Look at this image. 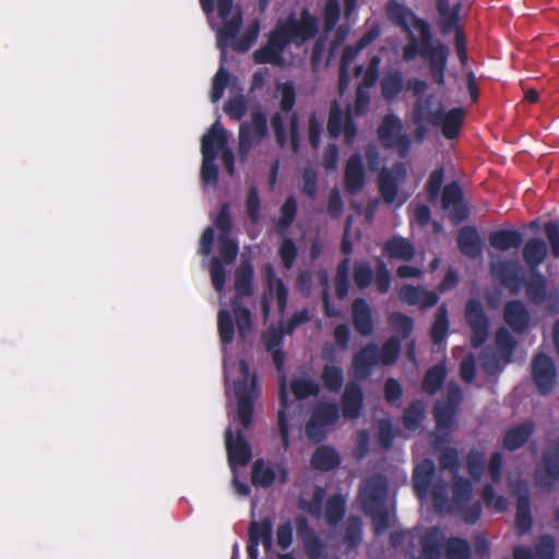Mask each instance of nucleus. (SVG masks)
I'll return each mask as SVG.
<instances>
[{"label": "nucleus", "mask_w": 559, "mask_h": 559, "mask_svg": "<svg viewBox=\"0 0 559 559\" xmlns=\"http://www.w3.org/2000/svg\"><path fill=\"white\" fill-rule=\"evenodd\" d=\"M385 12L392 23L408 34V44L403 48V59L409 62L420 56L429 64L433 83L443 86L450 56L449 47L441 41L433 44L429 23L396 0L386 2Z\"/></svg>", "instance_id": "f257e3e1"}, {"label": "nucleus", "mask_w": 559, "mask_h": 559, "mask_svg": "<svg viewBox=\"0 0 559 559\" xmlns=\"http://www.w3.org/2000/svg\"><path fill=\"white\" fill-rule=\"evenodd\" d=\"M420 557L424 559H441L444 548L445 559H468L472 555L467 539L451 536L445 537L439 526H432L426 531L420 539Z\"/></svg>", "instance_id": "f03ea898"}, {"label": "nucleus", "mask_w": 559, "mask_h": 559, "mask_svg": "<svg viewBox=\"0 0 559 559\" xmlns=\"http://www.w3.org/2000/svg\"><path fill=\"white\" fill-rule=\"evenodd\" d=\"M273 31L286 46L294 44L296 47H300L317 36L319 21L307 8H304L299 19L290 13L285 20H280Z\"/></svg>", "instance_id": "7ed1b4c3"}, {"label": "nucleus", "mask_w": 559, "mask_h": 559, "mask_svg": "<svg viewBox=\"0 0 559 559\" xmlns=\"http://www.w3.org/2000/svg\"><path fill=\"white\" fill-rule=\"evenodd\" d=\"M239 373L241 379L234 382V391L237 397V417L242 428L248 429L253 417V399L258 378L254 372H250V366L246 359L239 360Z\"/></svg>", "instance_id": "20e7f679"}, {"label": "nucleus", "mask_w": 559, "mask_h": 559, "mask_svg": "<svg viewBox=\"0 0 559 559\" xmlns=\"http://www.w3.org/2000/svg\"><path fill=\"white\" fill-rule=\"evenodd\" d=\"M202 11L210 15L215 10L217 3L218 16L223 20L222 27L217 31V47L222 50V57L225 56V49L229 40L235 39L242 24V14L237 11L230 19L234 0H199Z\"/></svg>", "instance_id": "39448f33"}, {"label": "nucleus", "mask_w": 559, "mask_h": 559, "mask_svg": "<svg viewBox=\"0 0 559 559\" xmlns=\"http://www.w3.org/2000/svg\"><path fill=\"white\" fill-rule=\"evenodd\" d=\"M377 135L381 145L386 150H395L401 158L408 156L412 141L403 133V122L393 112L385 114L378 126Z\"/></svg>", "instance_id": "423d86ee"}, {"label": "nucleus", "mask_w": 559, "mask_h": 559, "mask_svg": "<svg viewBox=\"0 0 559 559\" xmlns=\"http://www.w3.org/2000/svg\"><path fill=\"white\" fill-rule=\"evenodd\" d=\"M462 400L463 394L459 384L449 382L447 385V401H437L432 409L438 431L449 432L453 428Z\"/></svg>", "instance_id": "0eeeda50"}, {"label": "nucleus", "mask_w": 559, "mask_h": 559, "mask_svg": "<svg viewBox=\"0 0 559 559\" xmlns=\"http://www.w3.org/2000/svg\"><path fill=\"white\" fill-rule=\"evenodd\" d=\"M340 419V407L335 403L319 402L314 405L311 416L306 424V433L313 442H321L326 429Z\"/></svg>", "instance_id": "6e6552de"}, {"label": "nucleus", "mask_w": 559, "mask_h": 559, "mask_svg": "<svg viewBox=\"0 0 559 559\" xmlns=\"http://www.w3.org/2000/svg\"><path fill=\"white\" fill-rule=\"evenodd\" d=\"M269 135L267 120L263 111L251 114V121L243 122L239 128L238 154L245 160L254 144H259Z\"/></svg>", "instance_id": "1a4fd4ad"}, {"label": "nucleus", "mask_w": 559, "mask_h": 559, "mask_svg": "<svg viewBox=\"0 0 559 559\" xmlns=\"http://www.w3.org/2000/svg\"><path fill=\"white\" fill-rule=\"evenodd\" d=\"M465 321L471 329V345L480 348L489 337V318L478 298H471L465 306Z\"/></svg>", "instance_id": "9d476101"}, {"label": "nucleus", "mask_w": 559, "mask_h": 559, "mask_svg": "<svg viewBox=\"0 0 559 559\" xmlns=\"http://www.w3.org/2000/svg\"><path fill=\"white\" fill-rule=\"evenodd\" d=\"M531 374L540 395H548L557 383V367L554 359L543 353H536L531 364Z\"/></svg>", "instance_id": "9b49d317"}, {"label": "nucleus", "mask_w": 559, "mask_h": 559, "mask_svg": "<svg viewBox=\"0 0 559 559\" xmlns=\"http://www.w3.org/2000/svg\"><path fill=\"white\" fill-rule=\"evenodd\" d=\"M275 481L284 485L288 481V469L286 464L281 462H270L258 459L251 467V484L254 487L270 488Z\"/></svg>", "instance_id": "f8f14e48"}, {"label": "nucleus", "mask_w": 559, "mask_h": 559, "mask_svg": "<svg viewBox=\"0 0 559 559\" xmlns=\"http://www.w3.org/2000/svg\"><path fill=\"white\" fill-rule=\"evenodd\" d=\"M388 483L381 475H373L360 486L358 499L364 512L372 511L385 503Z\"/></svg>", "instance_id": "ddd939ff"}, {"label": "nucleus", "mask_w": 559, "mask_h": 559, "mask_svg": "<svg viewBox=\"0 0 559 559\" xmlns=\"http://www.w3.org/2000/svg\"><path fill=\"white\" fill-rule=\"evenodd\" d=\"M407 177V168L403 162H395L391 169H383L378 178L379 192L383 201L391 204L395 201L399 187Z\"/></svg>", "instance_id": "4468645a"}, {"label": "nucleus", "mask_w": 559, "mask_h": 559, "mask_svg": "<svg viewBox=\"0 0 559 559\" xmlns=\"http://www.w3.org/2000/svg\"><path fill=\"white\" fill-rule=\"evenodd\" d=\"M225 443L228 464L231 469L246 466L252 456L251 447L242 430L237 431L236 438L230 427L225 430Z\"/></svg>", "instance_id": "2eb2a0df"}, {"label": "nucleus", "mask_w": 559, "mask_h": 559, "mask_svg": "<svg viewBox=\"0 0 559 559\" xmlns=\"http://www.w3.org/2000/svg\"><path fill=\"white\" fill-rule=\"evenodd\" d=\"M442 209L449 211L450 219L459 224L468 217V209L464 204V192L457 181L448 183L441 195Z\"/></svg>", "instance_id": "dca6fc26"}, {"label": "nucleus", "mask_w": 559, "mask_h": 559, "mask_svg": "<svg viewBox=\"0 0 559 559\" xmlns=\"http://www.w3.org/2000/svg\"><path fill=\"white\" fill-rule=\"evenodd\" d=\"M559 479V447H551L544 451L540 460V469L536 472L535 481L543 489H551Z\"/></svg>", "instance_id": "f3484780"}, {"label": "nucleus", "mask_w": 559, "mask_h": 559, "mask_svg": "<svg viewBox=\"0 0 559 559\" xmlns=\"http://www.w3.org/2000/svg\"><path fill=\"white\" fill-rule=\"evenodd\" d=\"M286 47L287 46L277 36V34L274 31H272L269 35L266 44L261 46L253 52V61L257 64L271 63L282 67L284 66L283 53Z\"/></svg>", "instance_id": "a211bd4d"}, {"label": "nucleus", "mask_w": 559, "mask_h": 559, "mask_svg": "<svg viewBox=\"0 0 559 559\" xmlns=\"http://www.w3.org/2000/svg\"><path fill=\"white\" fill-rule=\"evenodd\" d=\"M380 362L379 348L377 344L369 343L361 347L353 356V369L355 377L360 380H365L372 374L373 368Z\"/></svg>", "instance_id": "6ab92c4d"}, {"label": "nucleus", "mask_w": 559, "mask_h": 559, "mask_svg": "<svg viewBox=\"0 0 559 559\" xmlns=\"http://www.w3.org/2000/svg\"><path fill=\"white\" fill-rule=\"evenodd\" d=\"M503 320L516 334L525 333L531 323V314L521 300L507 301L503 307Z\"/></svg>", "instance_id": "aec40b11"}, {"label": "nucleus", "mask_w": 559, "mask_h": 559, "mask_svg": "<svg viewBox=\"0 0 559 559\" xmlns=\"http://www.w3.org/2000/svg\"><path fill=\"white\" fill-rule=\"evenodd\" d=\"M535 429V423L530 419L509 427L502 438V448L509 452L523 448L534 435Z\"/></svg>", "instance_id": "412c9836"}, {"label": "nucleus", "mask_w": 559, "mask_h": 559, "mask_svg": "<svg viewBox=\"0 0 559 559\" xmlns=\"http://www.w3.org/2000/svg\"><path fill=\"white\" fill-rule=\"evenodd\" d=\"M365 395L359 383L349 381L341 397L342 414L347 419H356L364 407Z\"/></svg>", "instance_id": "4be33fe9"}, {"label": "nucleus", "mask_w": 559, "mask_h": 559, "mask_svg": "<svg viewBox=\"0 0 559 559\" xmlns=\"http://www.w3.org/2000/svg\"><path fill=\"white\" fill-rule=\"evenodd\" d=\"M366 182V174L362 158L358 153L353 154L345 166L344 185L345 190L355 195L360 192Z\"/></svg>", "instance_id": "5701e85b"}, {"label": "nucleus", "mask_w": 559, "mask_h": 559, "mask_svg": "<svg viewBox=\"0 0 559 559\" xmlns=\"http://www.w3.org/2000/svg\"><path fill=\"white\" fill-rule=\"evenodd\" d=\"M491 273L496 276L504 286H507L511 293L518 294L523 276L521 275L520 269L514 262L511 261H498L491 264Z\"/></svg>", "instance_id": "b1692460"}, {"label": "nucleus", "mask_w": 559, "mask_h": 559, "mask_svg": "<svg viewBox=\"0 0 559 559\" xmlns=\"http://www.w3.org/2000/svg\"><path fill=\"white\" fill-rule=\"evenodd\" d=\"M298 536L302 539L304 549L309 559H319L324 550V545L314 530L310 527L307 519L298 518L296 520Z\"/></svg>", "instance_id": "393cba45"}, {"label": "nucleus", "mask_w": 559, "mask_h": 559, "mask_svg": "<svg viewBox=\"0 0 559 559\" xmlns=\"http://www.w3.org/2000/svg\"><path fill=\"white\" fill-rule=\"evenodd\" d=\"M352 318L354 329L362 336H369L374 331V323L370 306L364 298H356L352 304Z\"/></svg>", "instance_id": "a878e982"}, {"label": "nucleus", "mask_w": 559, "mask_h": 559, "mask_svg": "<svg viewBox=\"0 0 559 559\" xmlns=\"http://www.w3.org/2000/svg\"><path fill=\"white\" fill-rule=\"evenodd\" d=\"M228 147V136L226 130L222 127L219 121L214 122L201 140V153H212L213 157L218 156V153Z\"/></svg>", "instance_id": "bb28decb"}, {"label": "nucleus", "mask_w": 559, "mask_h": 559, "mask_svg": "<svg viewBox=\"0 0 559 559\" xmlns=\"http://www.w3.org/2000/svg\"><path fill=\"white\" fill-rule=\"evenodd\" d=\"M254 269L250 261H242L235 271V300L253 295Z\"/></svg>", "instance_id": "cd10ccee"}, {"label": "nucleus", "mask_w": 559, "mask_h": 559, "mask_svg": "<svg viewBox=\"0 0 559 559\" xmlns=\"http://www.w3.org/2000/svg\"><path fill=\"white\" fill-rule=\"evenodd\" d=\"M264 271L267 294L275 296L278 313L283 316L287 307L288 289L284 281L276 276L272 264H266Z\"/></svg>", "instance_id": "c85d7f7f"}, {"label": "nucleus", "mask_w": 559, "mask_h": 559, "mask_svg": "<svg viewBox=\"0 0 559 559\" xmlns=\"http://www.w3.org/2000/svg\"><path fill=\"white\" fill-rule=\"evenodd\" d=\"M383 253L390 259L408 262L414 259L416 249L408 239L394 235L384 241Z\"/></svg>", "instance_id": "c756f323"}, {"label": "nucleus", "mask_w": 559, "mask_h": 559, "mask_svg": "<svg viewBox=\"0 0 559 559\" xmlns=\"http://www.w3.org/2000/svg\"><path fill=\"white\" fill-rule=\"evenodd\" d=\"M457 246L460 251L471 258L476 259L481 254L483 245L478 230L473 226H464L457 233Z\"/></svg>", "instance_id": "7c9ffc66"}, {"label": "nucleus", "mask_w": 559, "mask_h": 559, "mask_svg": "<svg viewBox=\"0 0 559 559\" xmlns=\"http://www.w3.org/2000/svg\"><path fill=\"white\" fill-rule=\"evenodd\" d=\"M515 525L519 535L528 533L533 527L531 499L527 488L519 489L516 492Z\"/></svg>", "instance_id": "2f4dec72"}, {"label": "nucleus", "mask_w": 559, "mask_h": 559, "mask_svg": "<svg viewBox=\"0 0 559 559\" xmlns=\"http://www.w3.org/2000/svg\"><path fill=\"white\" fill-rule=\"evenodd\" d=\"M436 9L440 16L439 27L443 35L455 33L460 21V3L453 8L450 7L449 0H436Z\"/></svg>", "instance_id": "473e14b6"}, {"label": "nucleus", "mask_w": 559, "mask_h": 559, "mask_svg": "<svg viewBox=\"0 0 559 559\" xmlns=\"http://www.w3.org/2000/svg\"><path fill=\"white\" fill-rule=\"evenodd\" d=\"M435 464L431 460H424L413 472V488L416 496L420 499L425 498L431 486L435 475Z\"/></svg>", "instance_id": "72a5a7b5"}, {"label": "nucleus", "mask_w": 559, "mask_h": 559, "mask_svg": "<svg viewBox=\"0 0 559 559\" xmlns=\"http://www.w3.org/2000/svg\"><path fill=\"white\" fill-rule=\"evenodd\" d=\"M341 462L336 450L328 445L317 448L310 460L312 468L321 472L333 471L341 465Z\"/></svg>", "instance_id": "f704fd0d"}, {"label": "nucleus", "mask_w": 559, "mask_h": 559, "mask_svg": "<svg viewBox=\"0 0 559 559\" xmlns=\"http://www.w3.org/2000/svg\"><path fill=\"white\" fill-rule=\"evenodd\" d=\"M522 242V234L515 229H500L489 235L490 246L501 251L518 249Z\"/></svg>", "instance_id": "c9c22d12"}, {"label": "nucleus", "mask_w": 559, "mask_h": 559, "mask_svg": "<svg viewBox=\"0 0 559 559\" xmlns=\"http://www.w3.org/2000/svg\"><path fill=\"white\" fill-rule=\"evenodd\" d=\"M548 248L540 238L528 239L522 250L523 259L530 269H536L546 259Z\"/></svg>", "instance_id": "e433bc0d"}, {"label": "nucleus", "mask_w": 559, "mask_h": 559, "mask_svg": "<svg viewBox=\"0 0 559 559\" xmlns=\"http://www.w3.org/2000/svg\"><path fill=\"white\" fill-rule=\"evenodd\" d=\"M278 400H280V409L277 412V428L282 440V445L284 450H287L289 447V428H288V420L286 411L289 405L288 401V394L286 390V383L285 380L281 384L280 392H278Z\"/></svg>", "instance_id": "4c0bfd02"}, {"label": "nucleus", "mask_w": 559, "mask_h": 559, "mask_svg": "<svg viewBox=\"0 0 559 559\" xmlns=\"http://www.w3.org/2000/svg\"><path fill=\"white\" fill-rule=\"evenodd\" d=\"M320 379L328 392L340 393L345 381L344 370L341 366L326 364L322 368Z\"/></svg>", "instance_id": "58836bf2"}, {"label": "nucleus", "mask_w": 559, "mask_h": 559, "mask_svg": "<svg viewBox=\"0 0 559 559\" xmlns=\"http://www.w3.org/2000/svg\"><path fill=\"white\" fill-rule=\"evenodd\" d=\"M273 523L270 518H263L261 521H251L248 528V538L263 545L269 550L272 547Z\"/></svg>", "instance_id": "ea45409f"}, {"label": "nucleus", "mask_w": 559, "mask_h": 559, "mask_svg": "<svg viewBox=\"0 0 559 559\" xmlns=\"http://www.w3.org/2000/svg\"><path fill=\"white\" fill-rule=\"evenodd\" d=\"M447 378V368L443 364L430 367L421 381V389L429 395H435L443 385Z\"/></svg>", "instance_id": "a19ab883"}, {"label": "nucleus", "mask_w": 559, "mask_h": 559, "mask_svg": "<svg viewBox=\"0 0 559 559\" xmlns=\"http://www.w3.org/2000/svg\"><path fill=\"white\" fill-rule=\"evenodd\" d=\"M381 95L385 100H393L403 91L404 78L401 71L385 73L380 82Z\"/></svg>", "instance_id": "79ce46f5"}, {"label": "nucleus", "mask_w": 559, "mask_h": 559, "mask_svg": "<svg viewBox=\"0 0 559 559\" xmlns=\"http://www.w3.org/2000/svg\"><path fill=\"white\" fill-rule=\"evenodd\" d=\"M450 329L449 311L447 304H441L435 314V321L430 330V338L435 344L445 341Z\"/></svg>", "instance_id": "37998d69"}, {"label": "nucleus", "mask_w": 559, "mask_h": 559, "mask_svg": "<svg viewBox=\"0 0 559 559\" xmlns=\"http://www.w3.org/2000/svg\"><path fill=\"white\" fill-rule=\"evenodd\" d=\"M465 110L462 107H455L447 111L444 121L441 126V132L448 140L459 136L464 123Z\"/></svg>", "instance_id": "c03bdc74"}, {"label": "nucleus", "mask_w": 559, "mask_h": 559, "mask_svg": "<svg viewBox=\"0 0 559 559\" xmlns=\"http://www.w3.org/2000/svg\"><path fill=\"white\" fill-rule=\"evenodd\" d=\"M525 294L531 304L539 306L547 298V282L545 276L536 274L525 281Z\"/></svg>", "instance_id": "a18cd8bd"}, {"label": "nucleus", "mask_w": 559, "mask_h": 559, "mask_svg": "<svg viewBox=\"0 0 559 559\" xmlns=\"http://www.w3.org/2000/svg\"><path fill=\"white\" fill-rule=\"evenodd\" d=\"M425 403L421 400H415L404 409L402 423L405 429L415 431L419 428L425 418Z\"/></svg>", "instance_id": "49530a36"}, {"label": "nucleus", "mask_w": 559, "mask_h": 559, "mask_svg": "<svg viewBox=\"0 0 559 559\" xmlns=\"http://www.w3.org/2000/svg\"><path fill=\"white\" fill-rule=\"evenodd\" d=\"M297 215V201L293 195L286 198L280 209V217L276 221L277 233L286 236Z\"/></svg>", "instance_id": "de8ad7c7"}, {"label": "nucleus", "mask_w": 559, "mask_h": 559, "mask_svg": "<svg viewBox=\"0 0 559 559\" xmlns=\"http://www.w3.org/2000/svg\"><path fill=\"white\" fill-rule=\"evenodd\" d=\"M452 501L455 507H464L468 503L473 495L472 481L460 475H454L452 479Z\"/></svg>", "instance_id": "09e8293b"}, {"label": "nucleus", "mask_w": 559, "mask_h": 559, "mask_svg": "<svg viewBox=\"0 0 559 559\" xmlns=\"http://www.w3.org/2000/svg\"><path fill=\"white\" fill-rule=\"evenodd\" d=\"M346 511V500L342 495H333L328 498L325 503V521L330 526L337 525L344 518Z\"/></svg>", "instance_id": "8fccbe9b"}, {"label": "nucleus", "mask_w": 559, "mask_h": 559, "mask_svg": "<svg viewBox=\"0 0 559 559\" xmlns=\"http://www.w3.org/2000/svg\"><path fill=\"white\" fill-rule=\"evenodd\" d=\"M362 542V522L357 515L347 519L343 543L347 549H356Z\"/></svg>", "instance_id": "3c124183"}, {"label": "nucleus", "mask_w": 559, "mask_h": 559, "mask_svg": "<svg viewBox=\"0 0 559 559\" xmlns=\"http://www.w3.org/2000/svg\"><path fill=\"white\" fill-rule=\"evenodd\" d=\"M388 322L401 341L408 338L414 330L413 318L400 311L392 312L388 317Z\"/></svg>", "instance_id": "603ef678"}, {"label": "nucleus", "mask_w": 559, "mask_h": 559, "mask_svg": "<svg viewBox=\"0 0 559 559\" xmlns=\"http://www.w3.org/2000/svg\"><path fill=\"white\" fill-rule=\"evenodd\" d=\"M401 338L397 335H391L379 349L380 362L384 366L394 365L401 354Z\"/></svg>", "instance_id": "864d4df0"}, {"label": "nucleus", "mask_w": 559, "mask_h": 559, "mask_svg": "<svg viewBox=\"0 0 559 559\" xmlns=\"http://www.w3.org/2000/svg\"><path fill=\"white\" fill-rule=\"evenodd\" d=\"M290 389L297 400H306L320 393L319 384L308 378H294L290 382Z\"/></svg>", "instance_id": "5fc2aeb1"}, {"label": "nucleus", "mask_w": 559, "mask_h": 559, "mask_svg": "<svg viewBox=\"0 0 559 559\" xmlns=\"http://www.w3.org/2000/svg\"><path fill=\"white\" fill-rule=\"evenodd\" d=\"M216 157H213L212 153H206V155H202V165H201V182L203 186L216 187L218 182V166L215 164Z\"/></svg>", "instance_id": "6e6d98bb"}, {"label": "nucleus", "mask_w": 559, "mask_h": 559, "mask_svg": "<svg viewBox=\"0 0 559 559\" xmlns=\"http://www.w3.org/2000/svg\"><path fill=\"white\" fill-rule=\"evenodd\" d=\"M466 468L474 481H480L485 471L484 453L477 449H472L466 454Z\"/></svg>", "instance_id": "4d7b16f0"}, {"label": "nucleus", "mask_w": 559, "mask_h": 559, "mask_svg": "<svg viewBox=\"0 0 559 559\" xmlns=\"http://www.w3.org/2000/svg\"><path fill=\"white\" fill-rule=\"evenodd\" d=\"M217 330L221 342L228 345L233 342L235 335V323L228 310L222 309L217 314Z\"/></svg>", "instance_id": "13d9d810"}, {"label": "nucleus", "mask_w": 559, "mask_h": 559, "mask_svg": "<svg viewBox=\"0 0 559 559\" xmlns=\"http://www.w3.org/2000/svg\"><path fill=\"white\" fill-rule=\"evenodd\" d=\"M233 310L236 319L238 334L241 338H246L252 330L251 312L248 308L242 307L238 300L233 301Z\"/></svg>", "instance_id": "bf43d9fd"}, {"label": "nucleus", "mask_w": 559, "mask_h": 559, "mask_svg": "<svg viewBox=\"0 0 559 559\" xmlns=\"http://www.w3.org/2000/svg\"><path fill=\"white\" fill-rule=\"evenodd\" d=\"M218 253L219 259L225 264H231L238 254L239 247L236 240H234L230 235H218Z\"/></svg>", "instance_id": "052dcab7"}, {"label": "nucleus", "mask_w": 559, "mask_h": 559, "mask_svg": "<svg viewBox=\"0 0 559 559\" xmlns=\"http://www.w3.org/2000/svg\"><path fill=\"white\" fill-rule=\"evenodd\" d=\"M260 32V23L255 20L252 24H250L246 31L241 34L239 38H237L231 47L235 51L246 52L248 51L253 43L257 40Z\"/></svg>", "instance_id": "680f3d73"}, {"label": "nucleus", "mask_w": 559, "mask_h": 559, "mask_svg": "<svg viewBox=\"0 0 559 559\" xmlns=\"http://www.w3.org/2000/svg\"><path fill=\"white\" fill-rule=\"evenodd\" d=\"M344 119L345 118L343 117V111L341 109L340 104L336 100H334L330 106L326 123V130L330 138L337 139L341 135Z\"/></svg>", "instance_id": "e2e57ef3"}, {"label": "nucleus", "mask_w": 559, "mask_h": 559, "mask_svg": "<svg viewBox=\"0 0 559 559\" xmlns=\"http://www.w3.org/2000/svg\"><path fill=\"white\" fill-rule=\"evenodd\" d=\"M354 282L359 289L369 287L373 281L374 272L367 261H356L353 271Z\"/></svg>", "instance_id": "0e129e2a"}, {"label": "nucleus", "mask_w": 559, "mask_h": 559, "mask_svg": "<svg viewBox=\"0 0 559 559\" xmlns=\"http://www.w3.org/2000/svg\"><path fill=\"white\" fill-rule=\"evenodd\" d=\"M365 514L371 518L376 536H380L390 527V513L385 506L378 507L372 511H366Z\"/></svg>", "instance_id": "69168bd1"}, {"label": "nucleus", "mask_w": 559, "mask_h": 559, "mask_svg": "<svg viewBox=\"0 0 559 559\" xmlns=\"http://www.w3.org/2000/svg\"><path fill=\"white\" fill-rule=\"evenodd\" d=\"M248 110V102L243 95L229 98L224 105L226 115L236 121L241 120Z\"/></svg>", "instance_id": "338daca9"}, {"label": "nucleus", "mask_w": 559, "mask_h": 559, "mask_svg": "<svg viewBox=\"0 0 559 559\" xmlns=\"http://www.w3.org/2000/svg\"><path fill=\"white\" fill-rule=\"evenodd\" d=\"M496 346L503 356L510 358L516 347V341L508 329L501 326L496 331Z\"/></svg>", "instance_id": "774afa93"}]
</instances>
